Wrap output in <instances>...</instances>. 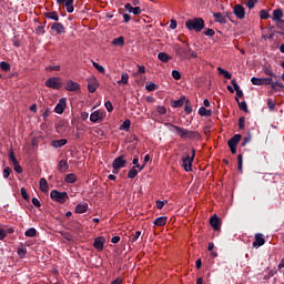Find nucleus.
<instances>
[{"mask_svg": "<svg viewBox=\"0 0 284 284\" xmlns=\"http://www.w3.org/2000/svg\"><path fill=\"white\" fill-rule=\"evenodd\" d=\"M278 88H283V90H284L283 83L273 80V81L271 82V89H272L274 92H281V89H278Z\"/></svg>", "mask_w": 284, "mask_h": 284, "instance_id": "obj_27", "label": "nucleus"}, {"mask_svg": "<svg viewBox=\"0 0 284 284\" xmlns=\"http://www.w3.org/2000/svg\"><path fill=\"white\" fill-rule=\"evenodd\" d=\"M203 34L205 37H214L216 32L214 31V29H206L205 31H203Z\"/></svg>", "mask_w": 284, "mask_h": 284, "instance_id": "obj_50", "label": "nucleus"}, {"mask_svg": "<svg viewBox=\"0 0 284 284\" xmlns=\"http://www.w3.org/2000/svg\"><path fill=\"white\" fill-rule=\"evenodd\" d=\"M267 106L271 110V112L274 111V109L276 108V103H274L273 99L267 100Z\"/></svg>", "mask_w": 284, "mask_h": 284, "instance_id": "obj_52", "label": "nucleus"}, {"mask_svg": "<svg viewBox=\"0 0 284 284\" xmlns=\"http://www.w3.org/2000/svg\"><path fill=\"white\" fill-rule=\"evenodd\" d=\"M233 14H235L237 19H245V8L241 4H235L233 8Z\"/></svg>", "mask_w": 284, "mask_h": 284, "instance_id": "obj_11", "label": "nucleus"}, {"mask_svg": "<svg viewBox=\"0 0 284 284\" xmlns=\"http://www.w3.org/2000/svg\"><path fill=\"white\" fill-rule=\"evenodd\" d=\"M103 245H105V239L104 237H95L93 247L98 250V252H103Z\"/></svg>", "mask_w": 284, "mask_h": 284, "instance_id": "obj_16", "label": "nucleus"}, {"mask_svg": "<svg viewBox=\"0 0 284 284\" xmlns=\"http://www.w3.org/2000/svg\"><path fill=\"white\" fill-rule=\"evenodd\" d=\"M133 14H141L142 10L141 7H134L133 11H131Z\"/></svg>", "mask_w": 284, "mask_h": 284, "instance_id": "obj_64", "label": "nucleus"}, {"mask_svg": "<svg viewBox=\"0 0 284 284\" xmlns=\"http://www.w3.org/2000/svg\"><path fill=\"white\" fill-rule=\"evenodd\" d=\"M112 44L123 47L125 45V38L123 37L115 38L113 39Z\"/></svg>", "mask_w": 284, "mask_h": 284, "instance_id": "obj_36", "label": "nucleus"}, {"mask_svg": "<svg viewBox=\"0 0 284 284\" xmlns=\"http://www.w3.org/2000/svg\"><path fill=\"white\" fill-rule=\"evenodd\" d=\"M260 18L261 19H270V12H267V10H265V9H262L261 11H260Z\"/></svg>", "mask_w": 284, "mask_h": 284, "instance_id": "obj_48", "label": "nucleus"}, {"mask_svg": "<svg viewBox=\"0 0 284 284\" xmlns=\"http://www.w3.org/2000/svg\"><path fill=\"white\" fill-rule=\"evenodd\" d=\"M235 101L240 108V110H242V112H245L247 114V112H250V110L247 109V102L245 101H240L239 98H235Z\"/></svg>", "mask_w": 284, "mask_h": 284, "instance_id": "obj_26", "label": "nucleus"}, {"mask_svg": "<svg viewBox=\"0 0 284 284\" xmlns=\"http://www.w3.org/2000/svg\"><path fill=\"white\" fill-rule=\"evenodd\" d=\"M6 236H8L6 230L4 229H0V241H3V239H6Z\"/></svg>", "mask_w": 284, "mask_h": 284, "instance_id": "obj_63", "label": "nucleus"}, {"mask_svg": "<svg viewBox=\"0 0 284 284\" xmlns=\"http://www.w3.org/2000/svg\"><path fill=\"white\" fill-rule=\"evenodd\" d=\"M174 51L178 54V57H180V59H186L187 54H190V45H185V47H181L179 44H176L174 47Z\"/></svg>", "mask_w": 284, "mask_h": 284, "instance_id": "obj_7", "label": "nucleus"}, {"mask_svg": "<svg viewBox=\"0 0 284 284\" xmlns=\"http://www.w3.org/2000/svg\"><path fill=\"white\" fill-rule=\"evenodd\" d=\"M156 111L160 113V114H168V109L163 105H159Z\"/></svg>", "mask_w": 284, "mask_h": 284, "instance_id": "obj_57", "label": "nucleus"}, {"mask_svg": "<svg viewBox=\"0 0 284 284\" xmlns=\"http://www.w3.org/2000/svg\"><path fill=\"white\" fill-rule=\"evenodd\" d=\"M273 81L272 78H262V85H271Z\"/></svg>", "mask_w": 284, "mask_h": 284, "instance_id": "obj_55", "label": "nucleus"}, {"mask_svg": "<svg viewBox=\"0 0 284 284\" xmlns=\"http://www.w3.org/2000/svg\"><path fill=\"white\" fill-rule=\"evenodd\" d=\"M237 170L239 172H243V154L237 155Z\"/></svg>", "mask_w": 284, "mask_h": 284, "instance_id": "obj_43", "label": "nucleus"}, {"mask_svg": "<svg viewBox=\"0 0 284 284\" xmlns=\"http://www.w3.org/2000/svg\"><path fill=\"white\" fill-rule=\"evenodd\" d=\"M231 83L236 92V97H239V99H243V91L241 90L239 83H236V80H232Z\"/></svg>", "mask_w": 284, "mask_h": 284, "instance_id": "obj_23", "label": "nucleus"}, {"mask_svg": "<svg viewBox=\"0 0 284 284\" xmlns=\"http://www.w3.org/2000/svg\"><path fill=\"white\" fill-rule=\"evenodd\" d=\"M88 212V203L78 204L75 206V214H85Z\"/></svg>", "mask_w": 284, "mask_h": 284, "instance_id": "obj_22", "label": "nucleus"}, {"mask_svg": "<svg viewBox=\"0 0 284 284\" xmlns=\"http://www.w3.org/2000/svg\"><path fill=\"white\" fill-rule=\"evenodd\" d=\"M65 103H67L65 98L60 99L59 103L54 108V112L57 114H63V112H65Z\"/></svg>", "mask_w": 284, "mask_h": 284, "instance_id": "obj_15", "label": "nucleus"}, {"mask_svg": "<svg viewBox=\"0 0 284 284\" xmlns=\"http://www.w3.org/2000/svg\"><path fill=\"white\" fill-rule=\"evenodd\" d=\"M13 165H14V171L18 174H21L23 172V168H21V165H19V162L17 164H13Z\"/></svg>", "mask_w": 284, "mask_h": 284, "instance_id": "obj_61", "label": "nucleus"}, {"mask_svg": "<svg viewBox=\"0 0 284 284\" xmlns=\"http://www.w3.org/2000/svg\"><path fill=\"white\" fill-rule=\"evenodd\" d=\"M68 143L67 139H61V140H53L51 142L52 148L59 149V148H63V145H65Z\"/></svg>", "mask_w": 284, "mask_h": 284, "instance_id": "obj_21", "label": "nucleus"}, {"mask_svg": "<svg viewBox=\"0 0 284 284\" xmlns=\"http://www.w3.org/2000/svg\"><path fill=\"white\" fill-rule=\"evenodd\" d=\"M88 90L89 92H91V94H93V92H97V89L99 88V81L97 80V78L91 77L88 78Z\"/></svg>", "mask_w": 284, "mask_h": 284, "instance_id": "obj_9", "label": "nucleus"}, {"mask_svg": "<svg viewBox=\"0 0 284 284\" xmlns=\"http://www.w3.org/2000/svg\"><path fill=\"white\" fill-rule=\"evenodd\" d=\"M36 31L37 34H45V26H39Z\"/></svg>", "mask_w": 284, "mask_h": 284, "instance_id": "obj_58", "label": "nucleus"}, {"mask_svg": "<svg viewBox=\"0 0 284 284\" xmlns=\"http://www.w3.org/2000/svg\"><path fill=\"white\" fill-rule=\"evenodd\" d=\"M57 3L59 6H64L69 14H72V12H74V0H57Z\"/></svg>", "mask_w": 284, "mask_h": 284, "instance_id": "obj_8", "label": "nucleus"}, {"mask_svg": "<svg viewBox=\"0 0 284 284\" xmlns=\"http://www.w3.org/2000/svg\"><path fill=\"white\" fill-rule=\"evenodd\" d=\"M17 253L20 258H26V254H28V250L26 248V246L21 245L20 247H18Z\"/></svg>", "mask_w": 284, "mask_h": 284, "instance_id": "obj_37", "label": "nucleus"}, {"mask_svg": "<svg viewBox=\"0 0 284 284\" xmlns=\"http://www.w3.org/2000/svg\"><path fill=\"white\" fill-rule=\"evenodd\" d=\"M104 119L103 112L101 111H94L90 115L91 123H101Z\"/></svg>", "mask_w": 284, "mask_h": 284, "instance_id": "obj_10", "label": "nucleus"}, {"mask_svg": "<svg viewBox=\"0 0 284 284\" xmlns=\"http://www.w3.org/2000/svg\"><path fill=\"white\" fill-rule=\"evenodd\" d=\"M183 103H185V97L181 98L180 100H173L171 105L172 108H183Z\"/></svg>", "mask_w": 284, "mask_h": 284, "instance_id": "obj_30", "label": "nucleus"}, {"mask_svg": "<svg viewBox=\"0 0 284 284\" xmlns=\"http://www.w3.org/2000/svg\"><path fill=\"white\" fill-rule=\"evenodd\" d=\"M129 79H130V75H128V73H122L121 80L118 81V83H123L124 85H128Z\"/></svg>", "mask_w": 284, "mask_h": 284, "instance_id": "obj_46", "label": "nucleus"}, {"mask_svg": "<svg viewBox=\"0 0 284 284\" xmlns=\"http://www.w3.org/2000/svg\"><path fill=\"white\" fill-rule=\"evenodd\" d=\"M241 139H243V136L241 134H235L233 138H231L227 141V145L233 146V148H237L239 143L241 142Z\"/></svg>", "mask_w": 284, "mask_h": 284, "instance_id": "obj_18", "label": "nucleus"}, {"mask_svg": "<svg viewBox=\"0 0 284 284\" xmlns=\"http://www.w3.org/2000/svg\"><path fill=\"white\" fill-rule=\"evenodd\" d=\"M185 26L190 32H202L205 29V20L203 18L189 19Z\"/></svg>", "mask_w": 284, "mask_h": 284, "instance_id": "obj_2", "label": "nucleus"}, {"mask_svg": "<svg viewBox=\"0 0 284 284\" xmlns=\"http://www.w3.org/2000/svg\"><path fill=\"white\" fill-rule=\"evenodd\" d=\"M104 108L106 109L108 112H113L114 111V106L112 105L111 101H106L104 103Z\"/></svg>", "mask_w": 284, "mask_h": 284, "instance_id": "obj_51", "label": "nucleus"}, {"mask_svg": "<svg viewBox=\"0 0 284 284\" xmlns=\"http://www.w3.org/2000/svg\"><path fill=\"white\" fill-rule=\"evenodd\" d=\"M69 168L70 165H68V160H61L58 164L59 172H67Z\"/></svg>", "mask_w": 284, "mask_h": 284, "instance_id": "obj_25", "label": "nucleus"}, {"mask_svg": "<svg viewBox=\"0 0 284 284\" xmlns=\"http://www.w3.org/2000/svg\"><path fill=\"white\" fill-rule=\"evenodd\" d=\"M39 184L41 192H43L44 194L50 191V186H48V181L45 180V178L40 179Z\"/></svg>", "mask_w": 284, "mask_h": 284, "instance_id": "obj_19", "label": "nucleus"}, {"mask_svg": "<svg viewBox=\"0 0 284 284\" xmlns=\"http://www.w3.org/2000/svg\"><path fill=\"white\" fill-rule=\"evenodd\" d=\"M125 156L120 155L118 158H115L112 162V168H113V174H119V171L121 170V168H124L128 164V160H124Z\"/></svg>", "mask_w": 284, "mask_h": 284, "instance_id": "obj_6", "label": "nucleus"}, {"mask_svg": "<svg viewBox=\"0 0 284 284\" xmlns=\"http://www.w3.org/2000/svg\"><path fill=\"white\" fill-rule=\"evenodd\" d=\"M216 23H227V18L223 16L222 12H216L213 14Z\"/></svg>", "mask_w": 284, "mask_h": 284, "instance_id": "obj_20", "label": "nucleus"}, {"mask_svg": "<svg viewBox=\"0 0 284 284\" xmlns=\"http://www.w3.org/2000/svg\"><path fill=\"white\" fill-rule=\"evenodd\" d=\"M24 236H28L29 239H34L37 236V229L31 227L24 232Z\"/></svg>", "mask_w": 284, "mask_h": 284, "instance_id": "obj_38", "label": "nucleus"}, {"mask_svg": "<svg viewBox=\"0 0 284 284\" xmlns=\"http://www.w3.org/2000/svg\"><path fill=\"white\" fill-rule=\"evenodd\" d=\"M145 90H148V92H154V90H159V84L153 82H146Z\"/></svg>", "mask_w": 284, "mask_h": 284, "instance_id": "obj_34", "label": "nucleus"}, {"mask_svg": "<svg viewBox=\"0 0 284 284\" xmlns=\"http://www.w3.org/2000/svg\"><path fill=\"white\" fill-rule=\"evenodd\" d=\"M0 68L3 70V72H10V63L6 61L0 62Z\"/></svg>", "mask_w": 284, "mask_h": 284, "instance_id": "obj_45", "label": "nucleus"}, {"mask_svg": "<svg viewBox=\"0 0 284 284\" xmlns=\"http://www.w3.org/2000/svg\"><path fill=\"white\" fill-rule=\"evenodd\" d=\"M65 90L68 92H77V90H81V85L72 80H68L65 84Z\"/></svg>", "mask_w": 284, "mask_h": 284, "instance_id": "obj_14", "label": "nucleus"}, {"mask_svg": "<svg viewBox=\"0 0 284 284\" xmlns=\"http://www.w3.org/2000/svg\"><path fill=\"white\" fill-rule=\"evenodd\" d=\"M262 245H265V237L263 234L257 233L255 234V241L253 242V247H262Z\"/></svg>", "mask_w": 284, "mask_h": 284, "instance_id": "obj_17", "label": "nucleus"}, {"mask_svg": "<svg viewBox=\"0 0 284 284\" xmlns=\"http://www.w3.org/2000/svg\"><path fill=\"white\" fill-rule=\"evenodd\" d=\"M138 72L135 74H145V65H139L138 64Z\"/></svg>", "mask_w": 284, "mask_h": 284, "instance_id": "obj_62", "label": "nucleus"}, {"mask_svg": "<svg viewBox=\"0 0 284 284\" xmlns=\"http://www.w3.org/2000/svg\"><path fill=\"white\" fill-rule=\"evenodd\" d=\"M210 225L215 232H219V230H221V219L216 214L211 216Z\"/></svg>", "mask_w": 284, "mask_h": 284, "instance_id": "obj_12", "label": "nucleus"}, {"mask_svg": "<svg viewBox=\"0 0 284 284\" xmlns=\"http://www.w3.org/2000/svg\"><path fill=\"white\" fill-rule=\"evenodd\" d=\"M264 74H266V77H273L274 79H276V75L274 74V72L270 69H265L264 70Z\"/></svg>", "mask_w": 284, "mask_h": 284, "instance_id": "obj_60", "label": "nucleus"}, {"mask_svg": "<svg viewBox=\"0 0 284 284\" xmlns=\"http://www.w3.org/2000/svg\"><path fill=\"white\" fill-rule=\"evenodd\" d=\"M65 183H77V175L74 173H69L64 178Z\"/></svg>", "mask_w": 284, "mask_h": 284, "instance_id": "obj_35", "label": "nucleus"}, {"mask_svg": "<svg viewBox=\"0 0 284 284\" xmlns=\"http://www.w3.org/2000/svg\"><path fill=\"white\" fill-rule=\"evenodd\" d=\"M239 128H240V130H245V118L244 116L239 119Z\"/></svg>", "mask_w": 284, "mask_h": 284, "instance_id": "obj_54", "label": "nucleus"}, {"mask_svg": "<svg viewBox=\"0 0 284 284\" xmlns=\"http://www.w3.org/2000/svg\"><path fill=\"white\" fill-rule=\"evenodd\" d=\"M92 65L93 68H95V70H98V72H100V74H105V68L94 61H92Z\"/></svg>", "mask_w": 284, "mask_h": 284, "instance_id": "obj_41", "label": "nucleus"}, {"mask_svg": "<svg viewBox=\"0 0 284 284\" xmlns=\"http://www.w3.org/2000/svg\"><path fill=\"white\" fill-rule=\"evenodd\" d=\"M250 141H252V135L251 134H248L247 136H245L243 139L242 148H245V145H247V143H250Z\"/></svg>", "mask_w": 284, "mask_h": 284, "instance_id": "obj_56", "label": "nucleus"}, {"mask_svg": "<svg viewBox=\"0 0 284 284\" xmlns=\"http://www.w3.org/2000/svg\"><path fill=\"white\" fill-rule=\"evenodd\" d=\"M31 202L36 207H41V201H39V199L32 197Z\"/></svg>", "mask_w": 284, "mask_h": 284, "instance_id": "obj_59", "label": "nucleus"}, {"mask_svg": "<svg viewBox=\"0 0 284 284\" xmlns=\"http://www.w3.org/2000/svg\"><path fill=\"white\" fill-rule=\"evenodd\" d=\"M165 128H169L171 132L172 130H175L178 136L183 140L189 139L190 141H194L196 139H201V133H199L197 131H190L185 128H181L172 123H165Z\"/></svg>", "mask_w": 284, "mask_h": 284, "instance_id": "obj_1", "label": "nucleus"}, {"mask_svg": "<svg viewBox=\"0 0 284 284\" xmlns=\"http://www.w3.org/2000/svg\"><path fill=\"white\" fill-rule=\"evenodd\" d=\"M9 160L13 165H17L19 163V160H17V156L14 155V149H9Z\"/></svg>", "mask_w": 284, "mask_h": 284, "instance_id": "obj_31", "label": "nucleus"}, {"mask_svg": "<svg viewBox=\"0 0 284 284\" xmlns=\"http://www.w3.org/2000/svg\"><path fill=\"white\" fill-rule=\"evenodd\" d=\"M20 194H21L22 199H24V201H27V203H30V195L28 194V191L26 190V187L20 189Z\"/></svg>", "mask_w": 284, "mask_h": 284, "instance_id": "obj_42", "label": "nucleus"}, {"mask_svg": "<svg viewBox=\"0 0 284 284\" xmlns=\"http://www.w3.org/2000/svg\"><path fill=\"white\" fill-rule=\"evenodd\" d=\"M44 17L51 19L52 21H59V13L57 11L45 12Z\"/></svg>", "mask_w": 284, "mask_h": 284, "instance_id": "obj_28", "label": "nucleus"}, {"mask_svg": "<svg viewBox=\"0 0 284 284\" xmlns=\"http://www.w3.org/2000/svg\"><path fill=\"white\" fill-rule=\"evenodd\" d=\"M219 74H221L222 77H224V79H232V73H230L227 70L219 67L217 68Z\"/></svg>", "mask_w": 284, "mask_h": 284, "instance_id": "obj_33", "label": "nucleus"}, {"mask_svg": "<svg viewBox=\"0 0 284 284\" xmlns=\"http://www.w3.org/2000/svg\"><path fill=\"white\" fill-rule=\"evenodd\" d=\"M50 199L57 203L63 204L65 201H68L69 196L68 192H59L58 190H52L50 193Z\"/></svg>", "mask_w": 284, "mask_h": 284, "instance_id": "obj_4", "label": "nucleus"}, {"mask_svg": "<svg viewBox=\"0 0 284 284\" xmlns=\"http://www.w3.org/2000/svg\"><path fill=\"white\" fill-rule=\"evenodd\" d=\"M44 85L52 90H61V88H63V81L60 77H52L44 82Z\"/></svg>", "mask_w": 284, "mask_h": 284, "instance_id": "obj_3", "label": "nucleus"}, {"mask_svg": "<svg viewBox=\"0 0 284 284\" xmlns=\"http://www.w3.org/2000/svg\"><path fill=\"white\" fill-rule=\"evenodd\" d=\"M158 59L160 61H162V63H168V61H170V59H172V57H170V54L165 53V52H160L158 54Z\"/></svg>", "mask_w": 284, "mask_h": 284, "instance_id": "obj_29", "label": "nucleus"}, {"mask_svg": "<svg viewBox=\"0 0 284 284\" xmlns=\"http://www.w3.org/2000/svg\"><path fill=\"white\" fill-rule=\"evenodd\" d=\"M251 83H253V85H263V78L253 77Z\"/></svg>", "mask_w": 284, "mask_h": 284, "instance_id": "obj_44", "label": "nucleus"}, {"mask_svg": "<svg viewBox=\"0 0 284 284\" xmlns=\"http://www.w3.org/2000/svg\"><path fill=\"white\" fill-rule=\"evenodd\" d=\"M153 223L158 227H163V225H165V223H168V217L166 216H160V217L155 219Z\"/></svg>", "mask_w": 284, "mask_h": 284, "instance_id": "obj_24", "label": "nucleus"}, {"mask_svg": "<svg viewBox=\"0 0 284 284\" xmlns=\"http://www.w3.org/2000/svg\"><path fill=\"white\" fill-rule=\"evenodd\" d=\"M139 175V171L136 170V166H133L129 172H128V179H136Z\"/></svg>", "mask_w": 284, "mask_h": 284, "instance_id": "obj_40", "label": "nucleus"}, {"mask_svg": "<svg viewBox=\"0 0 284 284\" xmlns=\"http://www.w3.org/2000/svg\"><path fill=\"white\" fill-rule=\"evenodd\" d=\"M130 125H132V122L130 119H126L121 125L120 130H125V132H130Z\"/></svg>", "mask_w": 284, "mask_h": 284, "instance_id": "obj_39", "label": "nucleus"}, {"mask_svg": "<svg viewBox=\"0 0 284 284\" xmlns=\"http://www.w3.org/2000/svg\"><path fill=\"white\" fill-rule=\"evenodd\" d=\"M51 30L57 34H65V27L61 22H54L51 26Z\"/></svg>", "mask_w": 284, "mask_h": 284, "instance_id": "obj_13", "label": "nucleus"}, {"mask_svg": "<svg viewBox=\"0 0 284 284\" xmlns=\"http://www.w3.org/2000/svg\"><path fill=\"white\" fill-rule=\"evenodd\" d=\"M172 77H173V79H175V81H180L181 72L179 70H173L172 71Z\"/></svg>", "mask_w": 284, "mask_h": 284, "instance_id": "obj_53", "label": "nucleus"}, {"mask_svg": "<svg viewBox=\"0 0 284 284\" xmlns=\"http://www.w3.org/2000/svg\"><path fill=\"white\" fill-rule=\"evenodd\" d=\"M275 274L276 270L268 271V273L263 276V281H270V278H272V276H274Z\"/></svg>", "mask_w": 284, "mask_h": 284, "instance_id": "obj_47", "label": "nucleus"}, {"mask_svg": "<svg viewBox=\"0 0 284 284\" xmlns=\"http://www.w3.org/2000/svg\"><path fill=\"white\" fill-rule=\"evenodd\" d=\"M200 116H212V110L205 109V106H201L199 109Z\"/></svg>", "mask_w": 284, "mask_h": 284, "instance_id": "obj_32", "label": "nucleus"}, {"mask_svg": "<svg viewBox=\"0 0 284 284\" xmlns=\"http://www.w3.org/2000/svg\"><path fill=\"white\" fill-rule=\"evenodd\" d=\"M2 174H3V179H8L10 174H12V169H10V166L4 168Z\"/></svg>", "mask_w": 284, "mask_h": 284, "instance_id": "obj_49", "label": "nucleus"}, {"mask_svg": "<svg viewBox=\"0 0 284 284\" xmlns=\"http://www.w3.org/2000/svg\"><path fill=\"white\" fill-rule=\"evenodd\" d=\"M196 156V150L192 149V156L190 154H186L184 158H182V165L185 170V172L192 171V163H194V158Z\"/></svg>", "mask_w": 284, "mask_h": 284, "instance_id": "obj_5", "label": "nucleus"}]
</instances>
